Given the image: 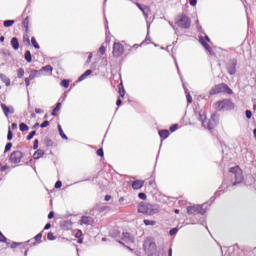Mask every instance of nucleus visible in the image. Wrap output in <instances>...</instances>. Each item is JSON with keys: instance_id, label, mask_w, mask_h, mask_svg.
<instances>
[{"instance_id": "f257e3e1", "label": "nucleus", "mask_w": 256, "mask_h": 256, "mask_svg": "<svg viewBox=\"0 0 256 256\" xmlns=\"http://www.w3.org/2000/svg\"><path fill=\"white\" fill-rule=\"evenodd\" d=\"M138 213H143V215H155L159 213V206L141 202L138 205Z\"/></svg>"}, {"instance_id": "f03ea898", "label": "nucleus", "mask_w": 256, "mask_h": 256, "mask_svg": "<svg viewBox=\"0 0 256 256\" xmlns=\"http://www.w3.org/2000/svg\"><path fill=\"white\" fill-rule=\"evenodd\" d=\"M219 93H227V95H233V90L229 88V85L225 83L217 84L209 91V95H217Z\"/></svg>"}, {"instance_id": "7ed1b4c3", "label": "nucleus", "mask_w": 256, "mask_h": 256, "mask_svg": "<svg viewBox=\"0 0 256 256\" xmlns=\"http://www.w3.org/2000/svg\"><path fill=\"white\" fill-rule=\"evenodd\" d=\"M207 207L209 204L203 203L202 205H194L187 207L188 215H205L207 213Z\"/></svg>"}, {"instance_id": "20e7f679", "label": "nucleus", "mask_w": 256, "mask_h": 256, "mask_svg": "<svg viewBox=\"0 0 256 256\" xmlns=\"http://www.w3.org/2000/svg\"><path fill=\"white\" fill-rule=\"evenodd\" d=\"M229 173L232 174V179H235V181L233 182V186L243 183V170H241L239 166L230 168Z\"/></svg>"}, {"instance_id": "39448f33", "label": "nucleus", "mask_w": 256, "mask_h": 256, "mask_svg": "<svg viewBox=\"0 0 256 256\" xmlns=\"http://www.w3.org/2000/svg\"><path fill=\"white\" fill-rule=\"evenodd\" d=\"M175 25L181 29H189L191 27V18L185 14L178 15L175 18Z\"/></svg>"}, {"instance_id": "423d86ee", "label": "nucleus", "mask_w": 256, "mask_h": 256, "mask_svg": "<svg viewBox=\"0 0 256 256\" xmlns=\"http://www.w3.org/2000/svg\"><path fill=\"white\" fill-rule=\"evenodd\" d=\"M143 248L144 251L148 253H155V251H157V244L152 240V238H148L144 241Z\"/></svg>"}, {"instance_id": "0eeeda50", "label": "nucleus", "mask_w": 256, "mask_h": 256, "mask_svg": "<svg viewBox=\"0 0 256 256\" xmlns=\"http://www.w3.org/2000/svg\"><path fill=\"white\" fill-rule=\"evenodd\" d=\"M226 70L229 75H235V73H237V60L235 58L228 61L226 64Z\"/></svg>"}, {"instance_id": "6e6552de", "label": "nucleus", "mask_w": 256, "mask_h": 256, "mask_svg": "<svg viewBox=\"0 0 256 256\" xmlns=\"http://www.w3.org/2000/svg\"><path fill=\"white\" fill-rule=\"evenodd\" d=\"M23 156H24L23 152L16 150L10 154L9 160L11 163H14L15 165H17V163H21V159H23Z\"/></svg>"}, {"instance_id": "1a4fd4ad", "label": "nucleus", "mask_w": 256, "mask_h": 256, "mask_svg": "<svg viewBox=\"0 0 256 256\" xmlns=\"http://www.w3.org/2000/svg\"><path fill=\"white\" fill-rule=\"evenodd\" d=\"M217 123H219V117L217 114H212L211 118L208 121L206 120V126L204 127H207L211 131V129L217 127Z\"/></svg>"}, {"instance_id": "9d476101", "label": "nucleus", "mask_w": 256, "mask_h": 256, "mask_svg": "<svg viewBox=\"0 0 256 256\" xmlns=\"http://www.w3.org/2000/svg\"><path fill=\"white\" fill-rule=\"evenodd\" d=\"M124 52H125V48L121 43H114L113 51H112L114 57L116 58L121 57Z\"/></svg>"}, {"instance_id": "9b49d317", "label": "nucleus", "mask_w": 256, "mask_h": 256, "mask_svg": "<svg viewBox=\"0 0 256 256\" xmlns=\"http://www.w3.org/2000/svg\"><path fill=\"white\" fill-rule=\"evenodd\" d=\"M235 109V103L230 99L222 100V111H233Z\"/></svg>"}, {"instance_id": "f8f14e48", "label": "nucleus", "mask_w": 256, "mask_h": 256, "mask_svg": "<svg viewBox=\"0 0 256 256\" xmlns=\"http://www.w3.org/2000/svg\"><path fill=\"white\" fill-rule=\"evenodd\" d=\"M1 109L5 115V117H9V115H13L15 113V108L13 106H6L5 104H1Z\"/></svg>"}, {"instance_id": "ddd939ff", "label": "nucleus", "mask_w": 256, "mask_h": 256, "mask_svg": "<svg viewBox=\"0 0 256 256\" xmlns=\"http://www.w3.org/2000/svg\"><path fill=\"white\" fill-rule=\"evenodd\" d=\"M39 71V75H52L53 73V66L46 65L42 67Z\"/></svg>"}, {"instance_id": "4468645a", "label": "nucleus", "mask_w": 256, "mask_h": 256, "mask_svg": "<svg viewBox=\"0 0 256 256\" xmlns=\"http://www.w3.org/2000/svg\"><path fill=\"white\" fill-rule=\"evenodd\" d=\"M122 241H125L126 243H134L135 238L129 232H123L122 233Z\"/></svg>"}, {"instance_id": "2eb2a0df", "label": "nucleus", "mask_w": 256, "mask_h": 256, "mask_svg": "<svg viewBox=\"0 0 256 256\" xmlns=\"http://www.w3.org/2000/svg\"><path fill=\"white\" fill-rule=\"evenodd\" d=\"M198 120L201 121L203 127H206V126H207V124H206V121H207V114L205 113V110H200V111H199Z\"/></svg>"}, {"instance_id": "dca6fc26", "label": "nucleus", "mask_w": 256, "mask_h": 256, "mask_svg": "<svg viewBox=\"0 0 256 256\" xmlns=\"http://www.w3.org/2000/svg\"><path fill=\"white\" fill-rule=\"evenodd\" d=\"M138 9H140V11H142L143 15L147 18L149 17V11H151V9L149 8V6H145L143 4H136Z\"/></svg>"}, {"instance_id": "f3484780", "label": "nucleus", "mask_w": 256, "mask_h": 256, "mask_svg": "<svg viewBox=\"0 0 256 256\" xmlns=\"http://www.w3.org/2000/svg\"><path fill=\"white\" fill-rule=\"evenodd\" d=\"M81 223H83L84 225H94L95 220L93 219V217L90 216H82Z\"/></svg>"}, {"instance_id": "a211bd4d", "label": "nucleus", "mask_w": 256, "mask_h": 256, "mask_svg": "<svg viewBox=\"0 0 256 256\" xmlns=\"http://www.w3.org/2000/svg\"><path fill=\"white\" fill-rule=\"evenodd\" d=\"M27 243H31V240H28L26 242H12L11 244V249H16V247L20 246V249H25V245H27Z\"/></svg>"}, {"instance_id": "6ab92c4d", "label": "nucleus", "mask_w": 256, "mask_h": 256, "mask_svg": "<svg viewBox=\"0 0 256 256\" xmlns=\"http://www.w3.org/2000/svg\"><path fill=\"white\" fill-rule=\"evenodd\" d=\"M143 185H145V181H143V180H135L132 183V188L134 190L141 189V187H143Z\"/></svg>"}, {"instance_id": "aec40b11", "label": "nucleus", "mask_w": 256, "mask_h": 256, "mask_svg": "<svg viewBox=\"0 0 256 256\" xmlns=\"http://www.w3.org/2000/svg\"><path fill=\"white\" fill-rule=\"evenodd\" d=\"M0 79L2 83H5L6 87L11 86V79L7 75L0 73Z\"/></svg>"}, {"instance_id": "412c9836", "label": "nucleus", "mask_w": 256, "mask_h": 256, "mask_svg": "<svg viewBox=\"0 0 256 256\" xmlns=\"http://www.w3.org/2000/svg\"><path fill=\"white\" fill-rule=\"evenodd\" d=\"M10 43L14 51H17L19 49V39L17 37H13Z\"/></svg>"}, {"instance_id": "4be33fe9", "label": "nucleus", "mask_w": 256, "mask_h": 256, "mask_svg": "<svg viewBox=\"0 0 256 256\" xmlns=\"http://www.w3.org/2000/svg\"><path fill=\"white\" fill-rule=\"evenodd\" d=\"M42 237H43V231L40 232V233H38V234L34 237L35 242H32V243L30 244V246H35V245H38L39 243H41Z\"/></svg>"}, {"instance_id": "5701e85b", "label": "nucleus", "mask_w": 256, "mask_h": 256, "mask_svg": "<svg viewBox=\"0 0 256 256\" xmlns=\"http://www.w3.org/2000/svg\"><path fill=\"white\" fill-rule=\"evenodd\" d=\"M43 155H45V151L38 149L37 151L34 152L33 159H35V160L41 159V157H43Z\"/></svg>"}, {"instance_id": "b1692460", "label": "nucleus", "mask_w": 256, "mask_h": 256, "mask_svg": "<svg viewBox=\"0 0 256 256\" xmlns=\"http://www.w3.org/2000/svg\"><path fill=\"white\" fill-rule=\"evenodd\" d=\"M158 135L161 139H167V137H169V130L167 129L159 130Z\"/></svg>"}, {"instance_id": "393cba45", "label": "nucleus", "mask_w": 256, "mask_h": 256, "mask_svg": "<svg viewBox=\"0 0 256 256\" xmlns=\"http://www.w3.org/2000/svg\"><path fill=\"white\" fill-rule=\"evenodd\" d=\"M201 45L204 47L206 51H208V53H210V55H213V48H211V46H209V44L205 42V40L201 41Z\"/></svg>"}, {"instance_id": "a878e982", "label": "nucleus", "mask_w": 256, "mask_h": 256, "mask_svg": "<svg viewBox=\"0 0 256 256\" xmlns=\"http://www.w3.org/2000/svg\"><path fill=\"white\" fill-rule=\"evenodd\" d=\"M61 110V102L56 103L55 108L52 110L51 115L57 117V112Z\"/></svg>"}, {"instance_id": "bb28decb", "label": "nucleus", "mask_w": 256, "mask_h": 256, "mask_svg": "<svg viewBox=\"0 0 256 256\" xmlns=\"http://www.w3.org/2000/svg\"><path fill=\"white\" fill-rule=\"evenodd\" d=\"M24 59L27 63H31L33 61V56L31 55V51L27 50L24 54Z\"/></svg>"}, {"instance_id": "cd10ccee", "label": "nucleus", "mask_w": 256, "mask_h": 256, "mask_svg": "<svg viewBox=\"0 0 256 256\" xmlns=\"http://www.w3.org/2000/svg\"><path fill=\"white\" fill-rule=\"evenodd\" d=\"M58 131H59L60 137H62L65 141H67V139H69L67 137V135L65 134V132H63V128H61V124H58Z\"/></svg>"}, {"instance_id": "c85d7f7f", "label": "nucleus", "mask_w": 256, "mask_h": 256, "mask_svg": "<svg viewBox=\"0 0 256 256\" xmlns=\"http://www.w3.org/2000/svg\"><path fill=\"white\" fill-rule=\"evenodd\" d=\"M38 75H39V70H31L28 79L33 81V79H35V77H37Z\"/></svg>"}, {"instance_id": "c756f323", "label": "nucleus", "mask_w": 256, "mask_h": 256, "mask_svg": "<svg viewBox=\"0 0 256 256\" xmlns=\"http://www.w3.org/2000/svg\"><path fill=\"white\" fill-rule=\"evenodd\" d=\"M19 130L22 131V133L25 131H29V126L24 122H22L19 124Z\"/></svg>"}, {"instance_id": "7c9ffc66", "label": "nucleus", "mask_w": 256, "mask_h": 256, "mask_svg": "<svg viewBox=\"0 0 256 256\" xmlns=\"http://www.w3.org/2000/svg\"><path fill=\"white\" fill-rule=\"evenodd\" d=\"M44 145H45L46 147H52V145H53V140H51V138H49V137H45V138H44Z\"/></svg>"}, {"instance_id": "2f4dec72", "label": "nucleus", "mask_w": 256, "mask_h": 256, "mask_svg": "<svg viewBox=\"0 0 256 256\" xmlns=\"http://www.w3.org/2000/svg\"><path fill=\"white\" fill-rule=\"evenodd\" d=\"M118 89L120 97H125V88L123 87V83H120L118 85Z\"/></svg>"}, {"instance_id": "473e14b6", "label": "nucleus", "mask_w": 256, "mask_h": 256, "mask_svg": "<svg viewBox=\"0 0 256 256\" xmlns=\"http://www.w3.org/2000/svg\"><path fill=\"white\" fill-rule=\"evenodd\" d=\"M23 25L25 28L26 33H29V16H27L24 21H23Z\"/></svg>"}, {"instance_id": "72a5a7b5", "label": "nucleus", "mask_w": 256, "mask_h": 256, "mask_svg": "<svg viewBox=\"0 0 256 256\" xmlns=\"http://www.w3.org/2000/svg\"><path fill=\"white\" fill-rule=\"evenodd\" d=\"M3 25L4 27H13V25H15V20H5Z\"/></svg>"}, {"instance_id": "f704fd0d", "label": "nucleus", "mask_w": 256, "mask_h": 256, "mask_svg": "<svg viewBox=\"0 0 256 256\" xmlns=\"http://www.w3.org/2000/svg\"><path fill=\"white\" fill-rule=\"evenodd\" d=\"M24 75H25V70L23 68L17 69V77H18V79H23Z\"/></svg>"}, {"instance_id": "c9c22d12", "label": "nucleus", "mask_w": 256, "mask_h": 256, "mask_svg": "<svg viewBox=\"0 0 256 256\" xmlns=\"http://www.w3.org/2000/svg\"><path fill=\"white\" fill-rule=\"evenodd\" d=\"M185 93H186L187 103H188V104L193 103V97H191V94L189 93V90H188V89L185 90Z\"/></svg>"}, {"instance_id": "e433bc0d", "label": "nucleus", "mask_w": 256, "mask_h": 256, "mask_svg": "<svg viewBox=\"0 0 256 256\" xmlns=\"http://www.w3.org/2000/svg\"><path fill=\"white\" fill-rule=\"evenodd\" d=\"M69 83H70L69 80L64 79V80L61 81L60 85H61L62 87H64V89H68V88H69Z\"/></svg>"}, {"instance_id": "4c0bfd02", "label": "nucleus", "mask_w": 256, "mask_h": 256, "mask_svg": "<svg viewBox=\"0 0 256 256\" xmlns=\"http://www.w3.org/2000/svg\"><path fill=\"white\" fill-rule=\"evenodd\" d=\"M31 44L33 45V47H35L36 49H40L39 43H37V39H35V37L31 38Z\"/></svg>"}, {"instance_id": "58836bf2", "label": "nucleus", "mask_w": 256, "mask_h": 256, "mask_svg": "<svg viewBox=\"0 0 256 256\" xmlns=\"http://www.w3.org/2000/svg\"><path fill=\"white\" fill-rule=\"evenodd\" d=\"M35 135H37V131L33 130L29 133V135L26 137L27 141H31V139H33V137H35Z\"/></svg>"}, {"instance_id": "ea45409f", "label": "nucleus", "mask_w": 256, "mask_h": 256, "mask_svg": "<svg viewBox=\"0 0 256 256\" xmlns=\"http://www.w3.org/2000/svg\"><path fill=\"white\" fill-rule=\"evenodd\" d=\"M7 140L8 141L13 140V131L11 130V127L8 128Z\"/></svg>"}, {"instance_id": "a19ab883", "label": "nucleus", "mask_w": 256, "mask_h": 256, "mask_svg": "<svg viewBox=\"0 0 256 256\" xmlns=\"http://www.w3.org/2000/svg\"><path fill=\"white\" fill-rule=\"evenodd\" d=\"M144 225L148 226V225H157V222L156 221H153V220H147L145 219L144 221Z\"/></svg>"}, {"instance_id": "79ce46f5", "label": "nucleus", "mask_w": 256, "mask_h": 256, "mask_svg": "<svg viewBox=\"0 0 256 256\" xmlns=\"http://www.w3.org/2000/svg\"><path fill=\"white\" fill-rule=\"evenodd\" d=\"M177 129H179V124H173L172 126H170V133H175V131H177Z\"/></svg>"}, {"instance_id": "37998d69", "label": "nucleus", "mask_w": 256, "mask_h": 256, "mask_svg": "<svg viewBox=\"0 0 256 256\" xmlns=\"http://www.w3.org/2000/svg\"><path fill=\"white\" fill-rule=\"evenodd\" d=\"M178 232H179V228H172L169 231V235H171V237H173V235H177Z\"/></svg>"}, {"instance_id": "c03bdc74", "label": "nucleus", "mask_w": 256, "mask_h": 256, "mask_svg": "<svg viewBox=\"0 0 256 256\" xmlns=\"http://www.w3.org/2000/svg\"><path fill=\"white\" fill-rule=\"evenodd\" d=\"M215 107L216 109H219V111H223L222 107H223V101H218L215 103Z\"/></svg>"}, {"instance_id": "a18cd8bd", "label": "nucleus", "mask_w": 256, "mask_h": 256, "mask_svg": "<svg viewBox=\"0 0 256 256\" xmlns=\"http://www.w3.org/2000/svg\"><path fill=\"white\" fill-rule=\"evenodd\" d=\"M23 41H24L25 45H31V40L29 39V36L27 34L24 35Z\"/></svg>"}, {"instance_id": "49530a36", "label": "nucleus", "mask_w": 256, "mask_h": 256, "mask_svg": "<svg viewBox=\"0 0 256 256\" xmlns=\"http://www.w3.org/2000/svg\"><path fill=\"white\" fill-rule=\"evenodd\" d=\"M11 147H13V143L8 142L5 146L4 153H7L8 151H11Z\"/></svg>"}, {"instance_id": "de8ad7c7", "label": "nucleus", "mask_w": 256, "mask_h": 256, "mask_svg": "<svg viewBox=\"0 0 256 256\" xmlns=\"http://www.w3.org/2000/svg\"><path fill=\"white\" fill-rule=\"evenodd\" d=\"M48 241H55L56 237L53 235V232L47 234Z\"/></svg>"}, {"instance_id": "09e8293b", "label": "nucleus", "mask_w": 256, "mask_h": 256, "mask_svg": "<svg viewBox=\"0 0 256 256\" xmlns=\"http://www.w3.org/2000/svg\"><path fill=\"white\" fill-rule=\"evenodd\" d=\"M0 243H7V237L0 231Z\"/></svg>"}, {"instance_id": "8fccbe9b", "label": "nucleus", "mask_w": 256, "mask_h": 256, "mask_svg": "<svg viewBox=\"0 0 256 256\" xmlns=\"http://www.w3.org/2000/svg\"><path fill=\"white\" fill-rule=\"evenodd\" d=\"M96 155H98V157H104L105 153L103 152V148H99L96 151Z\"/></svg>"}, {"instance_id": "3c124183", "label": "nucleus", "mask_w": 256, "mask_h": 256, "mask_svg": "<svg viewBox=\"0 0 256 256\" xmlns=\"http://www.w3.org/2000/svg\"><path fill=\"white\" fill-rule=\"evenodd\" d=\"M245 116L247 119H251V117H253V112H251V110H246Z\"/></svg>"}, {"instance_id": "603ef678", "label": "nucleus", "mask_w": 256, "mask_h": 256, "mask_svg": "<svg viewBox=\"0 0 256 256\" xmlns=\"http://www.w3.org/2000/svg\"><path fill=\"white\" fill-rule=\"evenodd\" d=\"M139 199H142V201H145V199H147V194H145L144 192H140L138 194Z\"/></svg>"}, {"instance_id": "864d4df0", "label": "nucleus", "mask_w": 256, "mask_h": 256, "mask_svg": "<svg viewBox=\"0 0 256 256\" xmlns=\"http://www.w3.org/2000/svg\"><path fill=\"white\" fill-rule=\"evenodd\" d=\"M108 207L107 206H99L97 208V211H99V213H103L104 211H107Z\"/></svg>"}, {"instance_id": "5fc2aeb1", "label": "nucleus", "mask_w": 256, "mask_h": 256, "mask_svg": "<svg viewBox=\"0 0 256 256\" xmlns=\"http://www.w3.org/2000/svg\"><path fill=\"white\" fill-rule=\"evenodd\" d=\"M61 187H63V182H61V180H58L55 183V189H61Z\"/></svg>"}, {"instance_id": "6e6d98bb", "label": "nucleus", "mask_w": 256, "mask_h": 256, "mask_svg": "<svg viewBox=\"0 0 256 256\" xmlns=\"http://www.w3.org/2000/svg\"><path fill=\"white\" fill-rule=\"evenodd\" d=\"M41 129H45V127H49V120L44 121L40 124Z\"/></svg>"}, {"instance_id": "4d7b16f0", "label": "nucleus", "mask_w": 256, "mask_h": 256, "mask_svg": "<svg viewBox=\"0 0 256 256\" xmlns=\"http://www.w3.org/2000/svg\"><path fill=\"white\" fill-rule=\"evenodd\" d=\"M68 225H69V221L67 220L60 222V227H63V229H65V227H67Z\"/></svg>"}, {"instance_id": "13d9d810", "label": "nucleus", "mask_w": 256, "mask_h": 256, "mask_svg": "<svg viewBox=\"0 0 256 256\" xmlns=\"http://www.w3.org/2000/svg\"><path fill=\"white\" fill-rule=\"evenodd\" d=\"M33 149H34V150L39 149V140H38V139H35V140H34Z\"/></svg>"}, {"instance_id": "bf43d9fd", "label": "nucleus", "mask_w": 256, "mask_h": 256, "mask_svg": "<svg viewBox=\"0 0 256 256\" xmlns=\"http://www.w3.org/2000/svg\"><path fill=\"white\" fill-rule=\"evenodd\" d=\"M93 59V53H89V56H88V58H87V60H86V65H89L90 63H91V60Z\"/></svg>"}, {"instance_id": "052dcab7", "label": "nucleus", "mask_w": 256, "mask_h": 256, "mask_svg": "<svg viewBox=\"0 0 256 256\" xmlns=\"http://www.w3.org/2000/svg\"><path fill=\"white\" fill-rule=\"evenodd\" d=\"M75 237H76V239L83 237V232L81 230H77Z\"/></svg>"}, {"instance_id": "680f3d73", "label": "nucleus", "mask_w": 256, "mask_h": 256, "mask_svg": "<svg viewBox=\"0 0 256 256\" xmlns=\"http://www.w3.org/2000/svg\"><path fill=\"white\" fill-rule=\"evenodd\" d=\"M20 249H25L24 256H27V253L29 252V243L25 244V248H20Z\"/></svg>"}, {"instance_id": "e2e57ef3", "label": "nucleus", "mask_w": 256, "mask_h": 256, "mask_svg": "<svg viewBox=\"0 0 256 256\" xmlns=\"http://www.w3.org/2000/svg\"><path fill=\"white\" fill-rule=\"evenodd\" d=\"M105 51H106L105 46H102V47L99 48L100 55H103L105 53Z\"/></svg>"}, {"instance_id": "0e129e2a", "label": "nucleus", "mask_w": 256, "mask_h": 256, "mask_svg": "<svg viewBox=\"0 0 256 256\" xmlns=\"http://www.w3.org/2000/svg\"><path fill=\"white\" fill-rule=\"evenodd\" d=\"M91 73H93V70L88 69V70H86V71L84 72V75H85L86 77H89V75H91Z\"/></svg>"}, {"instance_id": "69168bd1", "label": "nucleus", "mask_w": 256, "mask_h": 256, "mask_svg": "<svg viewBox=\"0 0 256 256\" xmlns=\"http://www.w3.org/2000/svg\"><path fill=\"white\" fill-rule=\"evenodd\" d=\"M85 79H87V76L82 74L79 78H78V81L81 82V81H85Z\"/></svg>"}, {"instance_id": "338daca9", "label": "nucleus", "mask_w": 256, "mask_h": 256, "mask_svg": "<svg viewBox=\"0 0 256 256\" xmlns=\"http://www.w3.org/2000/svg\"><path fill=\"white\" fill-rule=\"evenodd\" d=\"M189 4H190L192 7H195V5H197V0H189Z\"/></svg>"}, {"instance_id": "774afa93", "label": "nucleus", "mask_w": 256, "mask_h": 256, "mask_svg": "<svg viewBox=\"0 0 256 256\" xmlns=\"http://www.w3.org/2000/svg\"><path fill=\"white\" fill-rule=\"evenodd\" d=\"M53 217H55V212L51 211L48 214V219H53Z\"/></svg>"}]
</instances>
